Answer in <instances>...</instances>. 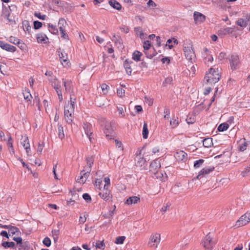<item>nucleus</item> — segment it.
Here are the masks:
<instances>
[{
  "instance_id": "c03bdc74",
  "label": "nucleus",
  "mask_w": 250,
  "mask_h": 250,
  "mask_svg": "<svg viewBox=\"0 0 250 250\" xmlns=\"http://www.w3.org/2000/svg\"><path fill=\"white\" fill-rule=\"evenodd\" d=\"M87 165L89 167V171H91V167L94 162V158L93 156H90L86 158Z\"/></svg>"
},
{
  "instance_id": "c85d7f7f",
  "label": "nucleus",
  "mask_w": 250,
  "mask_h": 250,
  "mask_svg": "<svg viewBox=\"0 0 250 250\" xmlns=\"http://www.w3.org/2000/svg\"><path fill=\"white\" fill-rule=\"evenodd\" d=\"M203 144L205 147H210L213 145L212 140L210 138L205 139L203 141Z\"/></svg>"
},
{
  "instance_id": "b1692460",
  "label": "nucleus",
  "mask_w": 250,
  "mask_h": 250,
  "mask_svg": "<svg viewBox=\"0 0 250 250\" xmlns=\"http://www.w3.org/2000/svg\"><path fill=\"white\" fill-rule=\"evenodd\" d=\"M140 198L137 196H131L126 200L125 204L128 205H131L133 204H135L140 202Z\"/></svg>"
},
{
  "instance_id": "6e6d98bb",
  "label": "nucleus",
  "mask_w": 250,
  "mask_h": 250,
  "mask_svg": "<svg viewBox=\"0 0 250 250\" xmlns=\"http://www.w3.org/2000/svg\"><path fill=\"white\" fill-rule=\"evenodd\" d=\"M178 124L179 123L177 119L173 118L170 121V125L173 128L176 127Z\"/></svg>"
},
{
  "instance_id": "a18cd8bd",
  "label": "nucleus",
  "mask_w": 250,
  "mask_h": 250,
  "mask_svg": "<svg viewBox=\"0 0 250 250\" xmlns=\"http://www.w3.org/2000/svg\"><path fill=\"white\" fill-rule=\"evenodd\" d=\"M103 94L105 95L107 93L109 87L105 83H102L101 85Z\"/></svg>"
},
{
  "instance_id": "680f3d73",
  "label": "nucleus",
  "mask_w": 250,
  "mask_h": 250,
  "mask_svg": "<svg viewBox=\"0 0 250 250\" xmlns=\"http://www.w3.org/2000/svg\"><path fill=\"white\" fill-rule=\"evenodd\" d=\"M43 244L47 247L50 246L51 242L50 239L48 237H45L43 240Z\"/></svg>"
},
{
  "instance_id": "20e7f679",
  "label": "nucleus",
  "mask_w": 250,
  "mask_h": 250,
  "mask_svg": "<svg viewBox=\"0 0 250 250\" xmlns=\"http://www.w3.org/2000/svg\"><path fill=\"white\" fill-rule=\"evenodd\" d=\"M250 222V211L247 212L242 215L236 223L235 226L240 227L245 226Z\"/></svg>"
},
{
  "instance_id": "052dcab7",
  "label": "nucleus",
  "mask_w": 250,
  "mask_h": 250,
  "mask_svg": "<svg viewBox=\"0 0 250 250\" xmlns=\"http://www.w3.org/2000/svg\"><path fill=\"white\" fill-rule=\"evenodd\" d=\"M104 241H98L96 243V247L98 249H104Z\"/></svg>"
},
{
  "instance_id": "79ce46f5",
  "label": "nucleus",
  "mask_w": 250,
  "mask_h": 250,
  "mask_svg": "<svg viewBox=\"0 0 250 250\" xmlns=\"http://www.w3.org/2000/svg\"><path fill=\"white\" fill-rule=\"evenodd\" d=\"M8 41L9 42L14 44H19L20 43V40L13 36L10 37Z\"/></svg>"
},
{
  "instance_id": "f8f14e48",
  "label": "nucleus",
  "mask_w": 250,
  "mask_h": 250,
  "mask_svg": "<svg viewBox=\"0 0 250 250\" xmlns=\"http://www.w3.org/2000/svg\"><path fill=\"white\" fill-rule=\"evenodd\" d=\"M161 167L160 161L156 159L150 165V171L153 174L157 173V171Z\"/></svg>"
},
{
  "instance_id": "6e6552de",
  "label": "nucleus",
  "mask_w": 250,
  "mask_h": 250,
  "mask_svg": "<svg viewBox=\"0 0 250 250\" xmlns=\"http://www.w3.org/2000/svg\"><path fill=\"white\" fill-rule=\"evenodd\" d=\"M51 83L52 86L54 87L56 92L57 93L60 101H62L63 98L62 90L61 89V85L60 82H59L56 79H54V81H52Z\"/></svg>"
},
{
  "instance_id": "864d4df0",
  "label": "nucleus",
  "mask_w": 250,
  "mask_h": 250,
  "mask_svg": "<svg viewBox=\"0 0 250 250\" xmlns=\"http://www.w3.org/2000/svg\"><path fill=\"white\" fill-rule=\"evenodd\" d=\"M34 16L38 18V19L42 20H44L46 19V15H42L41 13L36 12L34 13Z\"/></svg>"
},
{
  "instance_id": "37998d69",
  "label": "nucleus",
  "mask_w": 250,
  "mask_h": 250,
  "mask_svg": "<svg viewBox=\"0 0 250 250\" xmlns=\"http://www.w3.org/2000/svg\"><path fill=\"white\" fill-rule=\"evenodd\" d=\"M236 23L239 26L242 27H245L247 25V21L242 19H238Z\"/></svg>"
},
{
  "instance_id": "f704fd0d",
  "label": "nucleus",
  "mask_w": 250,
  "mask_h": 250,
  "mask_svg": "<svg viewBox=\"0 0 250 250\" xmlns=\"http://www.w3.org/2000/svg\"><path fill=\"white\" fill-rule=\"evenodd\" d=\"M62 81L65 90L69 91L71 88V81L68 80L65 81L64 79H62Z\"/></svg>"
},
{
  "instance_id": "de8ad7c7",
  "label": "nucleus",
  "mask_w": 250,
  "mask_h": 250,
  "mask_svg": "<svg viewBox=\"0 0 250 250\" xmlns=\"http://www.w3.org/2000/svg\"><path fill=\"white\" fill-rule=\"evenodd\" d=\"M9 232H11L13 235L16 234L18 233V235L19 234V229L14 226H10L9 229Z\"/></svg>"
},
{
  "instance_id": "69168bd1",
  "label": "nucleus",
  "mask_w": 250,
  "mask_h": 250,
  "mask_svg": "<svg viewBox=\"0 0 250 250\" xmlns=\"http://www.w3.org/2000/svg\"><path fill=\"white\" fill-rule=\"evenodd\" d=\"M115 143L116 147H117L118 148H120L121 150H123V145L121 141L116 139V140H115Z\"/></svg>"
},
{
  "instance_id": "423d86ee",
  "label": "nucleus",
  "mask_w": 250,
  "mask_h": 250,
  "mask_svg": "<svg viewBox=\"0 0 250 250\" xmlns=\"http://www.w3.org/2000/svg\"><path fill=\"white\" fill-rule=\"evenodd\" d=\"M21 143L26 150L28 156H31L30 145L28 136L26 135L22 136L21 139Z\"/></svg>"
},
{
  "instance_id": "a19ab883",
  "label": "nucleus",
  "mask_w": 250,
  "mask_h": 250,
  "mask_svg": "<svg viewBox=\"0 0 250 250\" xmlns=\"http://www.w3.org/2000/svg\"><path fill=\"white\" fill-rule=\"evenodd\" d=\"M170 205L171 204L170 203H167L164 204V205H163L161 208V211L163 213L167 212V210L169 209Z\"/></svg>"
},
{
  "instance_id": "e433bc0d",
  "label": "nucleus",
  "mask_w": 250,
  "mask_h": 250,
  "mask_svg": "<svg viewBox=\"0 0 250 250\" xmlns=\"http://www.w3.org/2000/svg\"><path fill=\"white\" fill-rule=\"evenodd\" d=\"M234 31L232 27H226L221 30V32L224 35L231 34Z\"/></svg>"
},
{
  "instance_id": "4d7b16f0",
  "label": "nucleus",
  "mask_w": 250,
  "mask_h": 250,
  "mask_svg": "<svg viewBox=\"0 0 250 250\" xmlns=\"http://www.w3.org/2000/svg\"><path fill=\"white\" fill-rule=\"evenodd\" d=\"M204 162V160L200 159L194 162V167L195 168H198L201 166Z\"/></svg>"
},
{
  "instance_id": "5fc2aeb1",
  "label": "nucleus",
  "mask_w": 250,
  "mask_h": 250,
  "mask_svg": "<svg viewBox=\"0 0 250 250\" xmlns=\"http://www.w3.org/2000/svg\"><path fill=\"white\" fill-rule=\"evenodd\" d=\"M173 81L172 78L171 77H167L165 79V81L163 82V84L164 86H166L167 84L171 83Z\"/></svg>"
},
{
  "instance_id": "338daca9",
  "label": "nucleus",
  "mask_w": 250,
  "mask_h": 250,
  "mask_svg": "<svg viewBox=\"0 0 250 250\" xmlns=\"http://www.w3.org/2000/svg\"><path fill=\"white\" fill-rule=\"evenodd\" d=\"M145 104H147L149 106L153 104V100L150 98L145 97Z\"/></svg>"
},
{
  "instance_id": "bf43d9fd",
  "label": "nucleus",
  "mask_w": 250,
  "mask_h": 250,
  "mask_svg": "<svg viewBox=\"0 0 250 250\" xmlns=\"http://www.w3.org/2000/svg\"><path fill=\"white\" fill-rule=\"evenodd\" d=\"M59 30L62 35L61 37L64 39H67L68 35L65 33V29H62V27H59Z\"/></svg>"
},
{
  "instance_id": "4c0bfd02",
  "label": "nucleus",
  "mask_w": 250,
  "mask_h": 250,
  "mask_svg": "<svg viewBox=\"0 0 250 250\" xmlns=\"http://www.w3.org/2000/svg\"><path fill=\"white\" fill-rule=\"evenodd\" d=\"M229 125L227 123H223L220 124L218 127V130L219 131H224L228 129Z\"/></svg>"
},
{
  "instance_id": "13d9d810",
  "label": "nucleus",
  "mask_w": 250,
  "mask_h": 250,
  "mask_svg": "<svg viewBox=\"0 0 250 250\" xmlns=\"http://www.w3.org/2000/svg\"><path fill=\"white\" fill-rule=\"evenodd\" d=\"M104 187L105 189L108 188L110 186V179H109V177H105L104 179Z\"/></svg>"
},
{
  "instance_id": "412c9836",
  "label": "nucleus",
  "mask_w": 250,
  "mask_h": 250,
  "mask_svg": "<svg viewBox=\"0 0 250 250\" xmlns=\"http://www.w3.org/2000/svg\"><path fill=\"white\" fill-rule=\"evenodd\" d=\"M74 110H64V118L66 121L70 123L73 119Z\"/></svg>"
},
{
  "instance_id": "4be33fe9",
  "label": "nucleus",
  "mask_w": 250,
  "mask_h": 250,
  "mask_svg": "<svg viewBox=\"0 0 250 250\" xmlns=\"http://www.w3.org/2000/svg\"><path fill=\"white\" fill-rule=\"evenodd\" d=\"M146 159H148L147 157L144 158L141 156H137L136 158V165L137 167H142L144 166L146 163Z\"/></svg>"
},
{
  "instance_id": "7ed1b4c3",
  "label": "nucleus",
  "mask_w": 250,
  "mask_h": 250,
  "mask_svg": "<svg viewBox=\"0 0 250 250\" xmlns=\"http://www.w3.org/2000/svg\"><path fill=\"white\" fill-rule=\"evenodd\" d=\"M114 123L103 119L101 121V125L103 126L104 131L106 137H111L114 133Z\"/></svg>"
},
{
  "instance_id": "aec40b11",
  "label": "nucleus",
  "mask_w": 250,
  "mask_h": 250,
  "mask_svg": "<svg viewBox=\"0 0 250 250\" xmlns=\"http://www.w3.org/2000/svg\"><path fill=\"white\" fill-rule=\"evenodd\" d=\"M160 151L159 148L158 146H154L153 148L148 150L147 152L145 154V156L147 157L149 160L153 154H155L159 152Z\"/></svg>"
},
{
  "instance_id": "c756f323",
  "label": "nucleus",
  "mask_w": 250,
  "mask_h": 250,
  "mask_svg": "<svg viewBox=\"0 0 250 250\" xmlns=\"http://www.w3.org/2000/svg\"><path fill=\"white\" fill-rule=\"evenodd\" d=\"M124 67L125 69L126 72L128 75L131 74V69L130 65V61L128 60H125L124 63Z\"/></svg>"
},
{
  "instance_id": "49530a36",
  "label": "nucleus",
  "mask_w": 250,
  "mask_h": 250,
  "mask_svg": "<svg viewBox=\"0 0 250 250\" xmlns=\"http://www.w3.org/2000/svg\"><path fill=\"white\" fill-rule=\"evenodd\" d=\"M58 24L60 26L59 27H62V29H65L67 22L64 19L61 18L59 21Z\"/></svg>"
},
{
  "instance_id": "58836bf2",
  "label": "nucleus",
  "mask_w": 250,
  "mask_h": 250,
  "mask_svg": "<svg viewBox=\"0 0 250 250\" xmlns=\"http://www.w3.org/2000/svg\"><path fill=\"white\" fill-rule=\"evenodd\" d=\"M68 108L70 109H75L76 108V99L74 97H73L72 95L70 96V105H68Z\"/></svg>"
},
{
  "instance_id": "8fccbe9b",
  "label": "nucleus",
  "mask_w": 250,
  "mask_h": 250,
  "mask_svg": "<svg viewBox=\"0 0 250 250\" xmlns=\"http://www.w3.org/2000/svg\"><path fill=\"white\" fill-rule=\"evenodd\" d=\"M2 245L4 248H13L15 246V243L13 242H3Z\"/></svg>"
},
{
  "instance_id": "0eeeda50",
  "label": "nucleus",
  "mask_w": 250,
  "mask_h": 250,
  "mask_svg": "<svg viewBox=\"0 0 250 250\" xmlns=\"http://www.w3.org/2000/svg\"><path fill=\"white\" fill-rule=\"evenodd\" d=\"M202 55L205 63L209 65L212 63L213 58L210 54V52L207 48L204 49Z\"/></svg>"
},
{
  "instance_id": "ea45409f",
  "label": "nucleus",
  "mask_w": 250,
  "mask_h": 250,
  "mask_svg": "<svg viewBox=\"0 0 250 250\" xmlns=\"http://www.w3.org/2000/svg\"><path fill=\"white\" fill-rule=\"evenodd\" d=\"M148 130L147 128V125L146 123H144L143 130V138L146 139L148 137Z\"/></svg>"
},
{
  "instance_id": "cd10ccee",
  "label": "nucleus",
  "mask_w": 250,
  "mask_h": 250,
  "mask_svg": "<svg viewBox=\"0 0 250 250\" xmlns=\"http://www.w3.org/2000/svg\"><path fill=\"white\" fill-rule=\"evenodd\" d=\"M22 25L24 32L29 33L31 29V26L29 22L27 21H24L22 22Z\"/></svg>"
},
{
  "instance_id": "c9c22d12",
  "label": "nucleus",
  "mask_w": 250,
  "mask_h": 250,
  "mask_svg": "<svg viewBox=\"0 0 250 250\" xmlns=\"http://www.w3.org/2000/svg\"><path fill=\"white\" fill-rule=\"evenodd\" d=\"M24 98L27 102H31L33 97L29 91H25L23 93Z\"/></svg>"
},
{
  "instance_id": "39448f33",
  "label": "nucleus",
  "mask_w": 250,
  "mask_h": 250,
  "mask_svg": "<svg viewBox=\"0 0 250 250\" xmlns=\"http://www.w3.org/2000/svg\"><path fill=\"white\" fill-rule=\"evenodd\" d=\"M161 236L159 233L152 234L148 241V245L152 248H156L160 242Z\"/></svg>"
},
{
  "instance_id": "3c124183",
  "label": "nucleus",
  "mask_w": 250,
  "mask_h": 250,
  "mask_svg": "<svg viewBox=\"0 0 250 250\" xmlns=\"http://www.w3.org/2000/svg\"><path fill=\"white\" fill-rule=\"evenodd\" d=\"M44 146V144L43 142H42V143H39L37 148V153L39 155H41L42 154Z\"/></svg>"
},
{
  "instance_id": "ddd939ff",
  "label": "nucleus",
  "mask_w": 250,
  "mask_h": 250,
  "mask_svg": "<svg viewBox=\"0 0 250 250\" xmlns=\"http://www.w3.org/2000/svg\"><path fill=\"white\" fill-rule=\"evenodd\" d=\"M0 47L3 50L10 52H14L16 50V47L14 46L8 44L2 41H0Z\"/></svg>"
},
{
  "instance_id": "0e129e2a",
  "label": "nucleus",
  "mask_w": 250,
  "mask_h": 250,
  "mask_svg": "<svg viewBox=\"0 0 250 250\" xmlns=\"http://www.w3.org/2000/svg\"><path fill=\"white\" fill-rule=\"evenodd\" d=\"M117 95L121 98L124 96L125 93V90L123 88H119L117 89Z\"/></svg>"
},
{
  "instance_id": "2eb2a0df",
  "label": "nucleus",
  "mask_w": 250,
  "mask_h": 250,
  "mask_svg": "<svg viewBox=\"0 0 250 250\" xmlns=\"http://www.w3.org/2000/svg\"><path fill=\"white\" fill-rule=\"evenodd\" d=\"M193 17L196 23H201L206 19L205 16L198 12H195L193 14Z\"/></svg>"
},
{
  "instance_id": "f3484780",
  "label": "nucleus",
  "mask_w": 250,
  "mask_h": 250,
  "mask_svg": "<svg viewBox=\"0 0 250 250\" xmlns=\"http://www.w3.org/2000/svg\"><path fill=\"white\" fill-rule=\"evenodd\" d=\"M58 53L62 64L65 65V64L68 63V57L67 54L64 51H61V49L58 51Z\"/></svg>"
},
{
  "instance_id": "e2e57ef3",
  "label": "nucleus",
  "mask_w": 250,
  "mask_h": 250,
  "mask_svg": "<svg viewBox=\"0 0 250 250\" xmlns=\"http://www.w3.org/2000/svg\"><path fill=\"white\" fill-rule=\"evenodd\" d=\"M186 121L188 124H193L195 121V116L192 117H189L188 116L186 119Z\"/></svg>"
},
{
  "instance_id": "473e14b6",
  "label": "nucleus",
  "mask_w": 250,
  "mask_h": 250,
  "mask_svg": "<svg viewBox=\"0 0 250 250\" xmlns=\"http://www.w3.org/2000/svg\"><path fill=\"white\" fill-rule=\"evenodd\" d=\"M142 53L138 51H135L132 54V59L137 62H138L141 59Z\"/></svg>"
},
{
  "instance_id": "f257e3e1",
  "label": "nucleus",
  "mask_w": 250,
  "mask_h": 250,
  "mask_svg": "<svg viewBox=\"0 0 250 250\" xmlns=\"http://www.w3.org/2000/svg\"><path fill=\"white\" fill-rule=\"evenodd\" d=\"M221 77V72L218 68L211 67L206 74L204 83L206 84H214L219 81Z\"/></svg>"
},
{
  "instance_id": "6ab92c4d",
  "label": "nucleus",
  "mask_w": 250,
  "mask_h": 250,
  "mask_svg": "<svg viewBox=\"0 0 250 250\" xmlns=\"http://www.w3.org/2000/svg\"><path fill=\"white\" fill-rule=\"evenodd\" d=\"M83 128L85 134L89 138V141L91 142L92 137L91 136L92 134V132H91V125L88 123H84L83 125Z\"/></svg>"
},
{
  "instance_id": "72a5a7b5",
  "label": "nucleus",
  "mask_w": 250,
  "mask_h": 250,
  "mask_svg": "<svg viewBox=\"0 0 250 250\" xmlns=\"http://www.w3.org/2000/svg\"><path fill=\"white\" fill-rule=\"evenodd\" d=\"M58 137L61 139H63L64 138V133L63 128L62 125H58Z\"/></svg>"
},
{
  "instance_id": "a878e982",
  "label": "nucleus",
  "mask_w": 250,
  "mask_h": 250,
  "mask_svg": "<svg viewBox=\"0 0 250 250\" xmlns=\"http://www.w3.org/2000/svg\"><path fill=\"white\" fill-rule=\"evenodd\" d=\"M109 4L113 8L118 10H120L122 9V5L116 0H109Z\"/></svg>"
},
{
  "instance_id": "4468645a",
  "label": "nucleus",
  "mask_w": 250,
  "mask_h": 250,
  "mask_svg": "<svg viewBox=\"0 0 250 250\" xmlns=\"http://www.w3.org/2000/svg\"><path fill=\"white\" fill-rule=\"evenodd\" d=\"M214 169L213 167H206L203 168L199 173L198 175L195 178L196 179H200L205 175L208 174Z\"/></svg>"
},
{
  "instance_id": "7c9ffc66",
  "label": "nucleus",
  "mask_w": 250,
  "mask_h": 250,
  "mask_svg": "<svg viewBox=\"0 0 250 250\" xmlns=\"http://www.w3.org/2000/svg\"><path fill=\"white\" fill-rule=\"evenodd\" d=\"M48 29L49 32L53 34H57L58 33V29L56 26L51 24H48Z\"/></svg>"
},
{
  "instance_id": "dca6fc26",
  "label": "nucleus",
  "mask_w": 250,
  "mask_h": 250,
  "mask_svg": "<svg viewBox=\"0 0 250 250\" xmlns=\"http://www.w3.org/2000/svg\"><path fill=\"white\" fill-rule=\"evenodd\" d=\"M174 156L178 161H185L187 159V153L182 150L177 152Z\"/></svg>"
},
{
  "instance_id": "f03ea898",
  "label": "nucleus",
  "mask_w": 250,
  "mask_h": 250,
  "mask_svg": "<svg viewBox=\"0 0 250 250\" xmlns=\"http://www.w3.org/2000/svg\"><path fill=\"white\" fill-rule=\"evenodd\" d=\"M183 52L186 59L189 62L193 63L196 61V55L191 42L185 43L183 45Z\"/></svg>"
},
{
  "instance_id": "774afa93",
  "label": "nucleus",
  "mask_w": 250,
  "mask_h": 250,
  "mask_svg": "<svg viewBox=\"0 0 250 250\" xmlns=\"http://www.w3.org/2000/svg\"><path fill=\"white\" fill-rule=\"evenodd\" d=\"M83 198L88 203L91 201L90 196L88 193H84L83 195Z\"/></svg>"
},
{
  "instance_id": "2f4dec72",
  "label": "nucleus",
  "mask_w": 250,
  "mask_h": 250,
  "mask_svg": "<svg viewBox=\"0 0 250 250\" xmlns=\"http://www.w3.org/2000/svg\"><path fill=\"white\" fill-rule=\"evenodd\" d=\"M7 144L9 146V150L10 152L14 154L15 151L13 146L12 139L10 135L9 136Z\"/></svg>"
},
{
  "instance_id": "9b49d317",
  "label": "nucleus",
  "mask_w": 250,
  "mask_h": 250,
  "mask_svg": "<svg viewBox=\"0 0 250 250\" xmlns=\"http://www.w3.org/2000/svg\"><path fill=\"white\" fill-rule=\"evenodd\" d=\"M230 65L232 70H235L238 68L239 63V57L236 55H232L229 60Z\"/></svg>"
},
{
  "instance_id": "bb28decb",
  "label": "nucleus",
  "mask_w": 250,
  "mask_h": 250,
  "mask_svg": "<svg viewBox=\"0 0 250 250\" xmlns=\"http://www.w3.org/2000/svg\"><path fill=\"white\" fill-rule=\"evenodd\" d=\"M172 43L177 44L178 43L177 40L174 38L168 39L167 42L166 46H168L169 49H171L173 47Z\"/></svg>"
},
{
  "instance_id": "5701e85b",
  "label": "nucleus",
  "mask_w": 250,
  "mask_h": 250,
  "mask_svg": "<svg viewBox=\"0 0 250 250\" xmlns=\"http://www.w3.org/2000/svg\"><path fill=\"white\" fill-rule=\"evenodd\" d=\"M36 38L39 43H45L48 40L46 36L42 33L37 34L36 35Z\"/></svg>"
},
{
  "instance_id": "1a4fd4ad",
  "label": "nucleus",
  "mask_w": 250,
  "mask_h": 250,
  "mask_svg": "<svg viewBox=\"0 0 250 250\" xmlns=\"http://www.w3.org/2000/svg\"><path fill=\"white\" fill-rule=\"evenodd\" d=\"M203 243V246L206 249H211L215 245V243L212 240V238L208 234L207 235L204 239Z\"/></svg>"
},
{
  "instance_id": "09e8293b",
  "label": "nucleus",
  "mask_w": 250,
  "mask_h": 250,
  "mask_svg": "<svg viewBox=\"0 0 250 250\" xmlns=\"http://www.w3.org/2000/svg\"><path fill=\"white\" fill-rule=\"evenodd\" d=\"M116 206H114V209L111 211H109L107 214H105L103 215V216L105 218H112L114 214V211L115 210Z\"/></svg>"
},
{
  "instance_id": "393cba45",
  "label": "nucleus",
  "mask_w": 250,
  "mask_h": 250,
  "mask_svg": "<svg viewBox=\"0 0 250 250\" xmlns=\"http://www.w3.org/2000/svg\"><path fill=\"white\" fill-rule=\"evenodd\" d=\"M248 143L245 139H241L238 142V149L241 151H244L247 148Z\"/></svg>"
},
{
  "instance_id": "a211bd4d",
  "label": "nucleus",
  "mask_w": 250,
  "mask_h": 250,
  "mask_svg": "<svg viewBox=\"0 0 250 250\" xmlns=\"http://www.w3.org/2000/svg\"><path fill=\"white\" fill-rule=\"evenodd\" d=\"M90 171L84 172V171L81 172V176L77 179V182L80 184H84L89 176Z\"/></svg>"
},
{
  "instance_id": "603ef678",
  "label": "nucleus",
  "mask_w": 250,
  "mask_h": 250,
  "mask_svg": "<svg viewBox=\"0 0 250 250\" xmlns=\"http://www.w3.org/2000/svg\"><path fill=\"white\" fill-rule=\"evenodd\" d=\"M125 239V236H119L116 238L115 243L117 244H123Z\"/></svg>"
},
{
  "instance_id": "9d476101",
  "label": "nucleus",
  "mask_w": 250,
  "mask_h": 250,
  "mask_svg": "<svg viewBox=\"0 0 250 250\" xmlns=\"http://www.w3.org/2000/svg\"><path fill=\"white\" fill-rule=\"evenodd\" d=\"M99 195L105 201H109L112 198V195L111 194L110 190L108 188H104V187L103 189L101 190V191L99 193Z\"/></svg>"
}]
</instances>
